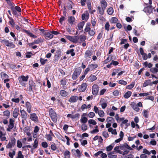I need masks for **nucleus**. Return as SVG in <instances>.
Listing matches in <instances>:
<instances>
[{"label":"nucleus","instance_id":"1","mask_svg":"<svg viewBox=\"0 0 158 158\" xmlns=\"http://www.w3.org/2000/svg\"><path fill=\"white\" fill-rule=\"evenodd\" d=\"M29 77L28 75L25 77L23 75L19 77L18 80L19 83L23 86H25V82H27L28 80Z\"/></svg>","mask_w":158,"mask_h":158},{"label":"nucleus","instance_id":"2","mask_svg":"<svg viewBox=\"0 0 158 158\" xmlns=\"http://www.w3.org/2000/svg\"><path fill=\"white\" fill-rule=\"evenodd\" d=\"M81 69L80 67L76 69L72 75V78L73 79V80H76L81 74Z\"/></svg>","mask_w":158,"mask_h":158},{"label":"nucleus","instance_id":"3","mask_svg":"<svg viewBox=\"0 0 158 158\" xmlns=\"http://www.w3.org/2000/svg\"><path fill=\"white\" fill-rule=\"evenodd\" d=\"M15 120L13 118H10L9 121V124L8 126V128L6 129V131H8L10 132L11 130L14 127V123Z\"/></svg>","mask_w":158,"mask_h":158},{"label":"nucleus","instance_id":"4","mask_svg":"<svg viewBox=\"0 0 158 158\" xmlns=\"http://www.w3.org/2000/svg\"><path fill=\"white\" fill-rule=\"evenodd\" d=\"M16 139L14 137L11 138L10 141L7 145L6 146L7 148H12V147L14 146L15 144Z\"/></svg>","mask_w":158,"mask_h":158},{"label":"nucleus","instance_id":"5","mask_svg":"<svg viewBox=\"0 0 158 158\" xmlns=\"http://www.w3.org/2000/svg\"><path fill=\"white\" fill-rule=\"evenodd\" d=\"M99 90L98 85L94 84L93 85L92 88V93L94 95H96L98 93Z\"/></svg>","mask_w":158,"mask_h":158},{"label":"nucleus","instance_id":"6","mask_svg":"<svg viewBox=\"0 0 158 158\" xmlns=\"http://www.w3.org/2000/svg\"><path fill=\"white\" fill-rule=\"evenodd\" d=\"M154 8L153 7L152 5L145 7L143 11L147 13L150 14L152 13Z\"/></svg>","mask_w":158,"mask_h":158},{"label":"nucleus","instance_id":"7","mask_svg":"<svg viewBox=\"0 0 158 158\" xmlns=\"http://www.w3.org/2000/svg\"><path fill=\"white\" fill-rule=\"evenodd\" d=\"M30 118L35 123L39 121L38 117L35 113L31 114H30Z\"/></svg>","mask_w":158,"mask_h":158},{"label":"nucleus","instance_id":"8","mask_svg":"<svg viewBox=\"0 0 158 158\" xmlns=\"http://www.w3.org/2000/svg\"><path fill=\"white\" fill-rule=\"evenodd\" d=\"M125 148H127L131 150H132L133 149L130 147L127 143H125L122 145H120V149L122 150H124Z\"/></svg>","mask_w":158,"mask_h":158},{"label":"nucleus","instance_id":"9","mask_svg":"<svg viewBox=\"0 0 158 158\" xmlns=\"http://www.w3.org/2000/svg\"><path fill=\"white\" fill-rule=\"evenodd\" d=\"M20 112L22 119L26 120L27 118V114L24 110H20Z\"/></svg>","mask_w":158,"mask_h":158},{"label":"nucleus","instance_id":"10","mask_svg":"<svg viewBox=\"0 0 158 158\" xmlns=\"http://www.w3.org/2000/svg\"><path fill=\"white\" fill-rule=\"evenodd\" d=\"M44 41V40L43 39L40 38L35 40L33 42L29 43V46H31L35 44H39L40 43L43 42Z\"/></svg>","mask_w":158,"mask_h":158},{"label":"nucleus","instance_id":"11","mask_svg":"<svg viewBox=\"0 0 158 158\" xmlns=\"http://www.w3.org/2000/svg\"><path fill=\"white\" fill-rule=\"evenodd\" d=\"M87 84L85 83H83L79 87L78 90L80 92H84L86 90Z\"/></svg>","mask_w":158,"mask_h":158},{"label":"nucleus","instance_id":"12","mask_svg":"<svg viewBox=\"0 0 158 158\" xmlns=\"http://www.w3.org/2000/svg\"><path fill=\"white\" fill-rule=\"evenodd\" d=\"M86 39V37L85 35H81L79 36H78V42L81 43V42L84 41Z\"/></svg>","mask_w":158,"mask_h":158},{"label":"nucleus","instance_id":"13","mask_svg":"<svg viewBox=\"0 0 158 158\" xmlns=\"http://www.w3.org/2000/svg\"><path fill=\"white\" fill-rule=\"evenodd\" d=\"M25 107L27 108V112L30 113L31 112V103L28 102H27L25 103Z\"/></svg>","mask_w":158,"mask_h":158},{"label":"nucleus","instance_id":"14","mask_svg":"<svg viewBox=\"0 0 158 158\" xmlns=\"http://www.w3.org/2000/svg\"><path fill=\"white\" fill-rule=\"evenodd\" d=\"M19 110L18 108H15L13 113V117L15 118H17L19 114Z\"/></svg>","mask_w":158,"mask_h":158},{"label":"nucleus","instance_id":"15","mask_svg":"<svg viewBox=\"0 0 158 158\" xmlns=\"http://www.w3.org/2000/svg\"><path fill=\"white\" fill-rule=\"evenodd\" d=\"M78 99V97L76 96H73L71 97L69 101V102L72 103L75 102L77 101Z\"/></svg>","mask_w":158,"mask_h":158},{"label":"nucleus","instance_id":"16","mask_svg":"<svg viewBox=\"0 0 158 158\" xmlns=\"http://www.w3.org/2000/svg\"><path fill=\"white\" fill-rule=\"evenodd\" d=\"M131 105L134 110L136 111L137 112H139V109L138 106L134 102H132Z\"/></svg>","mask_w":158,"mask_h":158},{"label":"nucleus","instance_id":"17","mask_svg":"<svg viewBox=\"0 0 158 158\" xmlns=\"http://www.w3.org/2000/svg\"><path fill=\"white\" fill-rule=\"evenodd\" d=\"M43 36L48 38L50 39H52L53 38V35L52 34L51 32H49L47 31Z\"/></svg>","mask_w":158,"mask_h":158},{"label":"nucleus","instance_id":"18","mask_svg":"<svg viewBox=\"0 0 158 158\" xmlns=\"http://www.w3.org/2000/svg\"><path fill=\"white\" fill-rule=\"evenodd\" d=\"M100 3L101 4V7L106 9L107 6V3L105 0H101L100 1Z\"/></svg>","mask_w":158,"mask_h":158},{"label":"nucleus","instance_id":"19","mask_svg":"<svg viewBox=\"0 0 158 158\" xmlns=\"http://www.w3.org/2000/svg\"><path fill=\"white\" fill-rule=\"evenodd\" d=\"M39 144V139L36 138L34 140V142L33 143V149H35L38 147Z\"/></svg>","mask_w":158,"mask_h":158},{"label":"nucleus","instance_id":"20","mask_svg":"<svg viewBox=\"0 0 158 158\" xmlns=\"http://www.w3.org/2000/svg\"><path fill=\"white\" fill-rule=\"evenodd\" d=\"M105 10V9L101 7L100 6L97 7V10L98 11L99 13L102 15L104 14Z\"/></svg>","mask_w":158,"mask_h":158},{"label":"nucleus","instance_id":"21","mask_svg":"<svg viewBox=\"0 0 158 158\" xmlns=\"http://www.w3.org/2000/svg\"><path fill=\"white\" fill-rule=\"evenodd\" d=\"M151 85H152L151 81L150 80H146L143 83V87H145L147 86Z\"/></svg>","mask_w":158,"mask_h":158},{"label":"nucleus","instance_id":"22","mask_svg":"<svg viewBox=\"0 0 158 158\" xmlns=\"http://www.w3.org/2000/svg\"><path fill=\"white\" fill-rule=\"evenodd\" d=\"M64 158H70V152L68 150H66L64 152Z\"/></svg>","mask_w":158,"mask_h":158},{"label":"nucleus","instance_id":"23","mask_svg":"<svg viewBox=\"0 0 158 158\" xmlns=\"http://www.w3.org/2000/svg\"><path fill=\"white\" fill-rule=\"evenodd\" d=\"M60 94L61 96L64 97H65L68 95V93L66 92L65 90H61L60 91Z\"/></svg>","mask_w":158,"mask_h":158},{"label":"nucleus","instance_id":"24","mask_svg":"<svg viewBox=\"0 0 158 158\" xmlns=\"http://www.w3.org/2000/svg\"><path fill=\"white\" fill-rule=\"evenodd\" d=\"M97 79L96 77L93 74H91L89 77V81L92 82Z\"/></svg>","mask_w":158,"mask_h":158},{"label":"nucleus","instance_id":"25","mask_svg":"<svg viewBox=\"0 0 158 158\" xmlns=\"http://www.w3.org/2000/svg\"><path fill=\"white\" fill-rule=\"evenodd\" d=\"M23 31L24 32H26L28 35H29L31 37L34 38H36L37 36L36 35H33L32 33L30 32L29 31L26 30H23Z\"/></svg>","mask_w":158,"mask_h":158},{"label":"nucleus","instance_id":"26","mask_svg":"<svg viewBox=\"0 0 158 158\" xmlns=\"http://www.w3.org/2000/svg\"><path fill=\"white\" fill-rule=\"evenodd\" d=\"M75 18L73 16H71L69 17L68 22L69 23L73 24L75 21Z\"/></svg>","mask_w":158,"mask_h":158},{"label":"nucleus","instance_id":"27","mask_svg":"<svg viewBox=\"0 0 158 158\" xmlns=\"http://www.w3.org/2000/svg\"><path fill=\"white\" fill-rule=\"evenodd\" d=\"M4 116H6V118H8L10 115V112L9 111L7 110L3 112Z\"/></svg>","mask_w":158,"mask_h":158},{"label":"nucleus","instance_id":"28","mask_svg":"<svg viewBox=\"0 0 158 158\" xmlns=\"http://www.w3.org/2000/svg\"><path fill=\"white\" fill-rule=\"evenodd\" d=\"M132 92L130 91H128L124 95V97L125 98H128L131 95Z\"/></svg>","mask_w":158,"mask_h":158},{"label":"nucleus","instance_id":"29","mask_svg":"<svg viewBox=\"0 0 158 158\" xmlns=\"http://www.w3.org/2000/svg\"><path fill=\"white\" fill-rule=\"evenodd\" d=\"M84 24V22H81L79 23L77 25L78 29L80 30H81L82 29Z\"/></svg>","mask_w":158,"mask_h":158},{"label":"nucleus","instance_id":"30","mask_svg":"<svg viewBox=\"0 0 158 158\" xmlns=\"http://www.w3.org/2000/svg\"><path fill=\"white\" fill-rule=\"evenodd\" d=\"M118 19L116 17H112L111 18L110 22V23H115L117 22Z\"/></svg>","mask_w":158,"mask_h":158},{"label":"nucleus","instance_id":"31","mask_svg":"<svg viewBox=\"0 0 158 158\" xmlns=\"http://www.w3.org/2000/svg\"><path fill=\"white\" fill-rule=\"evenodd\" d=\"M91 55V52L89 50H87L85 54V58L90 57Z\"/></svg>","mask_w":158,"mask_h":158},{"label":"nucleus","instance_id":"32","mask_svg":"<svg viewBox=\"0 0 158 158\" xmlns=\"http://www.w3.org/2000/svg\"><path fill=\"white\" fill-rule=\"evenodd\" d=\"M98 66V65L96 64H89V67L92 69H93L97 68Z\"/></svg>","mask_w":158,"mask_h":158},{"label":"nucleus","instance_id":"33","mask_svg":"<svg viewBox=\"0 0 158 158\" xmlns=\"http://www.w3.org/2000/svg\"><path fill=\"white\" fill-rule=\"evenodd\" d=\"M87 120L88 119L86 117L82 116L81 117V118L80 120V121L81 123H84L87 122Z\"/></svg>","mask_w":158,"mask_h":158},{"label":"nucleus","instance_id":"34","mask_svg":"<svg viewBox=\"0 0 158 158\" xmlns=\"http://www.w3.org/2000/svg\"><path fill=\"white\" fill-rule=\"evenodd\" d=\"M77 39L78 36H72L71 41L75 43H78Z\"/></svg>","mask_w":158,"mask_h":158},{"label":"nucleus","instance_id":"35","mask_svg":"<svg viewBox=\"0 0 158 158\" xmlns=\"http://www.w3.org/2000/svg\"><path fill=\"white\" fill-rule=\"evenodd\" d=\"M73 3L72 2H68L66 6V7L69 10H71L72 8V4Z\"/></svg>","mask_w":158,"mask_h":158},{"label":"nucleus","instance_id":"36","mask_svg":"<svg viewBox=\"0 0 158 158\" xmlns=\"http://www.w3.org/2000/svg\"><path fill=\"white\" fill-rule=\"evenodd\" d=\"M33 84L32 81L29 82V86L28 88L29 91H31L32 90V88L34 86Z\"/></svg>","mask_w":158,"mask_h":158},{"label":"nucleus","instance_id":"37","mask_svg":"<svg viewBox=\"0 0 158 158\" xmlns=\"http://www.w3.org/2000/svg\"><path fill=\"white\" fill-rule=\"evenodd\" d=\"M9 19H10V20L9 21V23L11 25L12 27H14L15 24V23L13 19L11 17L9 18Z\"/></svg>","mask_w":158,"mask_h":158},{"label":"nucleus","instance_id":"38","mask_svg":"<svg viewBox=\"0 0 158 158\" xmlns=\"http://www.w3.org/2000/svg\"><path fill=\"white\" fill-rule=\"evenodd\" d=\"M49 115L50 116L52 115H55V114H56L52 108L49 109Z\"/></svg>","mask_w":158,"mask_h":158},{"label":"nucleus","instance_id":"39","mask_svg":"<svg viewBox=\"0 0 158 158\" xmlns=\"http://www.w3.org/2000/svg\"><path fill=\"white\" fill-rule=\"evenodd\" d=\"M149 111L148 110H144L143 113V116L145 118H148V113Z\"/></svg>","mask_w":158,"mask_h":158},{"label":"nucleus","instance_id":"40","mask_svg":"<svg viewBox=\"0 0 158 158\" xmlns=\"http://www.w3.org/2000/svg\"><path fill=\"white\" fill-rule=\"evenodd\" d=\"M10 9L12 12V13L14 15H16L17 14L16 11L15 9V8L13 5H12L10 7Z\"/></svg>","mask_w":158,"mask_h":158},{"label":"nucleus","instance_id":"41","mask_svg":"<svg viewBox=\"0 0 158 158\" xmlns=\"http://www.w3.org/2000/svg\"><path fill=\"white\" fill-rule=\"evenodd\" d=\"M150 71L153 73H156L158 72V69L156 68H152L150 69Z\"/></svg>","mask_w":158,"mask_h":158},{"label":"nucleus","instance_id":"42","mask_svg":"<svg viewBox=\"0 0 158 158\" xmlns=\"http://www.w3.org/2000/svg\"><path fill=\"white\" fill-rule=\"evenodd\" d=\"M107 12L109 15H111L114 12L113 8L111 7H110L108 9Z\"/></svg>","mask_w":158,"mask_h":158},{"label":"nucleus","instance_id":"43","mask_svg":"<svg viewBox=\"0 0 158 158\" xmlns=\"http://www.w3.org/2000/svg\"><path fill=\"white\" fill-rule=\"evenodd\" d=\"M52 120L54 122H56L57 120V115H52L50 116Z\"/></svg>","mask_w":158,"mask_h":158},{"label":"nucleus","instance_id":"44","mask_svg":"<svg viewBox=\"0 0 158 158\" xmlns=\"http://www.w3.org/2000/svg\"><path fill=\"white\" fill-rule=\"evenodd\" d=\"M113 153L112 152L109 153L108 154V157L110 158H116L117 156V155H113Z\"/></svg>","mask_w":158,"mask_h":158},{"label":"nucleus","instance_id":"45","mask_svg":"<svg viewBox=\"0 0 158 158\" xmlns=\"http://www.w3.org/2000/svg\"><path fill=\"white\" fill-rule=\"evenodd\" d=\"M135 82H133L130 85L127 86L126 87V88L128 89H131L134 87L135 85Z\"/></svg>","mask_w":158,"mask_h":158},{"label":"nucleus","instance_id":"46","mask_svg":"<svg viewBox=\"0 0 158 158\" xmlns=\"http://www.w3.org/2000/svg\"><path fill=\"white\" fill-rule=\"evenodd\" d=\"M51 149L53 151H55L57 149V147L56 145L54 143H53L51 145Z\"/></svg>","mask_w":158,"mask_h":158},{"label":"nucleus","instance_id":"47","mask_svg":"<svg viewBox=\"0 0 158 158\" xmlns=\"http://www.w3.org/2000/svg\"><path fill=\"white\" fill-rule=\"evenodd\" d=\"M0 42L2 43L3 44H5L6 46H7L9 42V41L8 40H1Z\"/></svg>","mask_w":158,"mask_h":158},{"label":"nucleus","instance_id":"48","mask_svg":"<svg viewBox=\"0 0 158 158\" xmlns=\"http://www.w3.org/2000/svg\"><path fill=\"white\" fill-rule=\"evenodd\" d=\"M16 158H24L21 151H19L18 152V155Z\"/></svg>","mask_w":158,"mask_h":158},{"label":"nucleus","instance_id":"49","mask_svg":"<svg viewBox=\"0 0 158 158\" xmlns=\"http://www.w3.org/2000/svg\"><path fill=\"white\" fill-rule=\"evenodd\" d=\"M120 149V146H117L115 147L114 148V150L115 151H116L117 153H121V151L119 150Z\"/></svg>","mask_w":158,"mask_h":158},{"label":"nucleus","instance_id":"50","mask_svg":"<svg viewBox=\"0 0 158 158\" xmlns=\"http://www.w3.org/2000/svg\"><path fill=\"white\" fill-rule=\"evenodd\" d=\"M98 114L99 116L101 117H104L105 114L104 112L102 110H100Z\"/></svg>","mask_w":158,"mask_h":158},{"label":"nucleus","instance_id":"51","mask_svg":"<svg viewBox=\"0 0 158 158\" xmlns=\"http://www.w3.org/2000/svg\"><path fill=\"white\" fill-rule=\"evenodd\" d=\"M89 123L90 124H92L93 125H96L97 124L96 122L94 120L91 119H89L88 121Z\"/></svg>","mask_w":158,"mask_h":158},{"label":"nucleus","instance_id":"52","mask_svg":"<svg viewBox=\"0 0 158 158\" xmlns=\"http://www.w3.org/2000/svg\"><path fill=\"white\" fill-rule=\"evenodd\" d=\"M1 75L3 78H7L9 77L8 75L4 72H2Z\"/></svg>","mask_w":158,"mask_h":158},{"label":"nucleus","instance_id":"53","mask_svg":"<svg viewBox=\"0 0 158 158\" xmlns=\"http://www.w3.org/2000/svg\"><path fill=\"white\" fill-rule=\"evenodd\" d=\"M81 129L84 131H86L87 129V126L84 123L81 126Z\"/></svg>","mask_w":158,"mask_h":158},{"label":"nucleus","instance_id":"54","mask_svg":"<svg viewBox=\"0 0 158 158\" xmlns=\"http://www.w3.org/2000/svg\"><path fill=\"white\" fill-rule=\"evenodd\" d=\"M110 24L108 22H106L105 25V29L107 31L109 30Z\"/></svg>","mask_w":158,"mask_h":158},{"label":"nucleus","instance_id":"55","mask_svg":"<svg viewBox=\"0 0 158 158\" xmlns=\"http://www.w3.org/2000/svg\"><path fill=\"white\" fill-rule=\"evenodd\" d=\"M15 154V150H13L12 152H10L9 153V156L10 158H13Z\"/></svg>","mask_w":158,"mask_h":158},{"label":"nucleus","instance_id":"56","mask_svg":"<svg viewBox=\"0 0 158 158\" xmlns=\"http://www.w3.org/2000/svg\"><path fill=\"white\" fill-rule=\"evenodd\" d=\"M88 16L85 14H82V20H87L88 19Z\"/></svg>","mask_w":158,"mask_h":158},{"label":"nucleus","instance_id":"57","mask_svg":"<svg viewBox=\"0 0 158 158\" xmlns=\"http://www.w3.org/2000/svg\"><path fill=\"white\" fill-rule=\"evenodd\" d=\"M41 145L44 148H47L48 147V144L46 142H44L42 143Z\"/></svg>","mask_w":158,"mask_h":158},{"label":"nucleus","instance_id":"58","mask_svg":"<svg viewBox=\"0 0 158 158\" xmlns=\"http://www.w3.org/2000/svg\"><path fill=\"white\" fill-rule=\"evenodd\" d=\"M7 46L13 48L15 47V45L12 42H9Z\"/></svg>","mask_w":158,"mask_h":158},{"label":"nucleus","instance_id":"59","mask_svg":"<svg viewBox=\"0 0 158 158\" xmlns=\"http://www.w3.org/2000/svg\"><path fill=\"white\" fill-rule=\"evenodd\" d=\"M118 83L119 84L126 85L127 84V82L126 81H124L123 80H121L119 81Z\"/></svg>","mask_w":158,"mask_h":158},{"label":"nucleus","instance_id":"60","mask_svg":"<svg viewBox=\"0 0 158 158\" xmlns=\"http://www.w3.org/2000/svg\"><path fill=\"white\" fill-rule=\"evenodd\" d=\"M150 95L149 93L146 92L143 93H140L139 94V95L140 96H148Z\"/></svg>","mask_w":158,"mask_h":158},{"label":"nucleus","instance_id":"61","mask_svg":"<svg viewBox=\"0 0 158 158\" xmlns=\"http://www.w3.org/2000/svg\"><path fill=\"white\" fill-rule=\"evenodd\" d=\"M52 135H51V134H48L46 135L47 138L49 141H51L52 140Z\"/></svg>","mask_w":158,"mask_h":158},{"label":"nucleus","instance_id":"62","mask_svg":"<svg viewBox=\"0 0 158 158\" xmlns=\"http://www.w3.org/2000/svg\"><path fill=\"white\" fill-rule=\"evenodd\" d=\"M66 79H63L60 81V83L62 85H65L66 84Z\"/></svg>","mask_w":158,"mask_h":158},{"label":"nucleus","instance_id":"63","mask_svg":"<svg viewBox=\"0 0 158 158\" xmlns=\"http://www.w3.org/2000/svg\"><path fill=\"white\" fill-rule=\"evenodd\" d=\"M76 152V153L77 154V156L78 157H80L81 156V154L80 151L79 149H77L76 150H74Z\"/></svg>","mask_w":158,"mask_h":158},{"label":"nucleus","instance_id":"64","mask_svg":"<svg viewBox=\"0 0 158 158\" xmlns=\"http://www.w3.org/2000/svg\"><path fill=\"white\" fill-rule=\"evenodd\" d=\"M95 115V113L93 112H90L88 114V116L90 118H93Z\"/></svg>","mask_w":158,"mask_h":158}]
</instances>
